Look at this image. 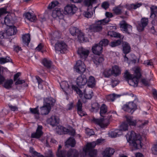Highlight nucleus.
<instances>
[{
    "mask_svg": "<svg viewBox=\"0 0 157 157\" xmlns=\"http://www.w3.org/2000/svg\"><path fill=\"white\" fill-rule=\"evenodd\" d=\"M100 114L101 116L104 117L103 115L105 114L107 110L106 106L104 104H103L100 107Z\"/></svg>",
    "mask_w": 157,
    "mask_h": 157,
    "instance_id": "58836bf2",
    "label": "nucleus"
},
{
    "mask_svg": "<svg viewBox=\"0 0 157 157\" xmlns=\"http://www.w3.org/2000/svg\"><path fill=\"white\" fill-rule=\"evenodd\" d=\"M48 122L51 125L54 127L57 125L59 123V119L56 116H53L48 119Z\"/></svg>",
    "mask_w": 157,
    "mask_h": 157,
    "instance_id": "aec40b11",
    "label": "nucleus"
},
{
    "mask_svg": "<svg viewBox=\"0 0 157 157\" xmlns=\"http://www.w3.org/2000/svg\"><path fill=\"white\" fill-rule=\"evenodd\" d=\"M8 13L6 10H0V17L4 16Z\"/></svg>",
    "mask_w": 157,
    "mask_h": 157,
    "instance_id": "680f3d73",
    "label": "nucleus"
},
{
    "mask_svg": "<svg viewBox=\"0 0 157 157\" xmlns=\"http://www.w3.org/2000/svg\"><path fill=\"white\" fill-rule=\"evenodd\" d=\"M93 93L92 91H89L84 93V97L86 99H90L93 96Z\"/></svg>",
    "mask_w": 157,
    "mask_h": 157,
    "instance_id": "603ef678",
    "label": "nucleus"
},
{
    "mask_svg": "<svg viewBox=\"0 0 157 157\" xmlns=\"http://www.w3.org/2000/svg\"><path fill=\"white\" fill-rule=\"evenodd\" d=\"M134 77V75L130 74L128 71H126L124 75V77L127 80H129Z\"/></svg>",
    "mask_w": 157,
    "mask_h": 157,
    "instance_id": "c03bdc74",
    "label": "nucleus"
},
{
    "mask_svg": "<svg viewBox=\"0 0 157 157\" xmlns=\"http://www.w3.org/2000/svg\"><path fill=\"white\" fill-rule=\"evenodd\" d=\"M78 151L74 149H70L67 153V157H78Z\"/></svg>",
    "mask_w": 157,
    "mask_h": 157,
    "instance_id": "4be33fe9",
    "label": "nucleus"
},
{
    "mask_svg": "<svg viewBox=\"0 0 157 157\" xmlns=\"http://www.w3.org/2000/svg\"><path fill=\"white\" fill-rule=\"evenodd\" d=\"M126 121L128 124L124 122L120 125L119 130H116L114 132H112L111 135L112 137H115L117 136L121 135L122 131L128 130V124L130 126H135L136 123V120L133 119L132 117L128 115H126L125 116Z\"/></svg>",
    "mask_w": 157,
    "mask_h": 157,
    "instance_id": "f257e3e1",
    "label": "nucleus"
},
{
    "mask_svg": "<svg viewBox=\"0 0 157 157\" xmlns=\"http://www.w3.org/2000/svg\"><path fill=\"white\" fill-rule=\"evenodd\" d=\"M114 151L115 150L113 148L110 147L106 148L103 152V156L111 157Z\"/></svg>",
    "mask_w": 157,
    "mask_h": 157,
    "instance_id": "cd10ccee",
    "label": "nucleus"
},
{
    "mask_svg": "<svg viewBox=\"0 0 157 157\" xmlns=\"http://www.w3.org/2000/svg\"><path fill=\"white\" fill-rule=\"evenodd\" d=\"M9 107L10 108V109L13 111H15L17 110V107L16 106L9 105Z\"/></svg>",
    "mask_w": 157,
    "mask_h": 157,
    "instance_id": "338daca9",
    "label": "nucleus"
},
{
    "mask_svg": "<svg viewBox=\"0 0 157 157\" xmlns=\"http://www.w3.org/2000/svg\"><path fill=\"white\" fill-rule=\"evenodd\" d=\"M107 34L108 35L110 36L111 37L119 38L120 39L121 38L122 39H123L124 37V36L121 35L120 33L113 31L108 32Z\"/></svg>",
    "mask_w": 157,
    "mask_h": 157,
    "instance_id": "c85d7f7f",
    "label": "nucleus"
},
{
    "mask_svg": "<svg viewBox=\"0 0 157 157\" xmlns=\"http://www.w3.org/2000/svg\"><path fill=\"white\" fill-rule=\"evenodd\" d=\"M120 96V95L116 94H113L109 95L107 96V98L108 100L113 101L116 98L119 97Z\"/></svg>",
    "mask_w": 157,
    "mask_h": 157,
    "instance_id": "49530a36",
    "label": "nucleus"
},
{
    "mask_svg": "<svg viewBox=\"0 0 157 157\" xmlns=\"http://www.w3.org/2000/svg\"><path fill=\"white\" fill-rule=\"evenodd\" d=\"M76 82L78 86L81 87L87 83V78L85 75H81L77 78Z\"/></svg>",
    "mask_w": 157,
    "mask_h": 157,
    "instance_id": "f8f14e48",
    "label": "nucleus"
},
{
    "mask_svg": "<svg viewBox=\"0 0 157 157\" xmlns=\"http://www.w3.org/2000/svg\"><path fill=\"white\" fill-rule=\"evenodd\" d=\"M93 14V10H90L88 11L87 10L86 11H84L83 15L84 16L87 18L91 17Z\"/></svg>",
    "mask_w": 157,
    "mask_h": 157,
    "instance_id": "a18cd8bd",
    "label": "nucleus"
},
{
    "mask_svg": "<svg viewBox=\"0 0 157 157\" xmlns=\"http://www.w3.org/2000/svg\"><path fill=\"white\" fill-rule=\"evenodd\" d=\"M8 62L12 63V59L9 57H6L5 58L0 57V64H4Z\"/></svg>",
    "mask_w": 157,
    "mask_h": 157,
    "instance_id": "4c0bfd02",
    "label": "nucleus"
},
{
    "mask_svg": "<svg viewBox=\"0 0 157 157\" xmlns=\"http://www.w3.org/2000/svg\"><path fill=\"white\" fill-rule=\"evenodd\" d=\"M101 45L96 44L92 48V50L94 53L95 55H100L102 52L103 48Z\"/></svg>",
    "mask_w": 157,
    "mask_h": 157,
    "instance_id": "a211bd4d",
    "label": "nucleus"
},
{
    "mask_svg": "<svg viewBox=\"0 0 157 157\" xmlns=\"http://www.w3.org/2000/svg\"><path fill=\"white\" fill-rule=\"evenodd\" d=\"M96 2V0H85L84 3L85 6L92 9V4Z\"/></svg>",
    "mask_w": 157,
    "mask_h": 157,
    "instance_id": "72a5a7b5",
    "label": "nucleus"
},
{
    "mask_svg": "<svg viewBox=\"0 0 157 157\" xmlns=\"http://www.w3.org/2000/svg\"><path fill=\"white\" fill-rule=\"evenodd\" d=\"M78 113L81 117L86 115V113L82 109V103L80 100H78L76 105Z\"/></svg>",
    "mask_w": 157,
    "mask_h": 157,
    "instance_id": "6ab92c4d",
    "label": "nucleus"
},
{
    "mask_svg": "<svg viewBox=\"0 0 157 157\" xmlns=\"http://www.w3.org/2000/svg\"><path fill=\"white\" fill-rule=\"evenodd\" d=\"M17 32V28L14 25L7 27L4 32H0L1 39L7 38L10 36L15 35Z\"/></svg>",
    "mask_w": 157,
    "mask_h": 157,
    "instance_id": "20e7f679",
    "label": "nucleus"
},
{
    "mask_svg": "<svg viewBox=\"0 0 157 157\" xmlns=\"http://www.w3.org/2000/svg\"><path fill=\"white\" fill-rule=\"evenodd\" d=\"M146 66H152L153 65V62H152L151 60H148L145 62V63Z\"/></svg>",
    "mask_w": 157,
    "mask_h": 157,
    "instance_id": "e2e57ef3",
    "label": "nucleus"
},
{
    "mask_svg": "<svg viewBox=\"0 0 157 157\" xmlns=\"http://www.w3.org/2000/svg\"><path fill=\"white\" fill-rule=\"evenodd\" d=\"M109 41L107 39H104L102 40L99 43V44L103 46H106L109 44Z\"/></svg>",
    "mask_w": 157,
    "mask_h": 157,
    "instance_id": "864d4df0",
    "label": "nucleus"
},
{
    "mask_svg": "<svg viewBox=\"0 0 157 157\" xmlns=\"http://www.w3.org/2000/svg\"><path fill=\"white\" fill-rule=\"evenodd\" d=\"M136 108L137 105L135 103L133 102H130L124 105L122 109L124 111L132 113Z\"/></svg>",
    "mask_w": 157,
    "mask_h": 157,
    "instance_id": "6e6552de",
    "label": "nucleus"
},
{
    "mask_svg": "<svg viewBox=\"0 0 157 157\" xmlns=\"http://www.w3.org/2000/svg\"><path fill=\"white\" fill-rule=\"evenodd\" d=\"M75 5L71 4H68L64 8V10H76Z\"/></svg>",
    "mask_w": 157,
    "mask_h": 157,
    "instance_id": "de8ad7c7",
    "label": "nucleus"
},
{
    "mask_svg": "<svg viewBox=\"0 0 157 157\" xmlns=\"http://www.w3.org/2000/svg\"><path fill=\"white\" fill-rule=\"evenodd\" d=\"M11 17L10 14H8L4 18V22H3L2 21H1L0 23V27H3L5 26H6L7 27L11 26V25H10L11 22V21L10 19Z\"/></svg>",
    "mask_w": 157,
    "mask_h": 157,
    "instance_id": "f3484780",
    "label": "nucleus"
},
{
    "mask_svg": "<svg viewBox=\"0 0 157 157\" xmlns=\"http://www.w3.org/2000/svg\"><path fill=\"white\" fill-rule=\"evenodd\" d=\"M4 84L3 85V86L5 88L9 89L11 88L12 87V85L13 83V81L12 79H10L7 80L4 82Z\"/></svg>",
    "mask_w": 157,
    "mask_h": 157,
    "instance_id": "c756f323",
    "label": "nucleus"
},
{
    "mask_svg": "<svg viewBox=\"0 0 157 157\" xmlns=\"http://www.w3.org/2000/svg\"><path fill=\"white\" fill-rule=\"evenodd\" d=\"M63 131L64 132H66L65 133V134H69L73 136L75 135V130L74 129L70 130L68 129L65 128L63 129Z\"/></svg>",
    "mask_w": 157,
    "mask_h": 157,
    "instance_id": "8fccbe9b",
    "label": "nucleus"
},
{
    "mask_svg": "<svg viewBox=\"0 0 157 157\" xmlns=\"http://www.w3.org/2000/svg\"><path fill=\"white\" fill-rule=\"evenodd\" d=\"M55 47L56 51H60L62 53L64 52L67 49L66 44L63 41L56 44Z\"/></svg>",
    "mask_w": 157,
    "mask_h": 157,
    "instance_id": "4468645a",
    "label": "nucleus"
},
{
    "mask_svg": "<svg viewBox=\"0 0 157 157\" xmlns=\"http://www.w3.org/2000/svg\"><path fill=\"white\" fill-rule=\"evenodd\" d=\"M110 21V19L107 18L96 21L94 24L90 26L89 29L95 33L101 32L103 29L102 26L106 25Z\"/></svg>",
    "mask_w": 157,
    "mask_h": 157,
    "instance_id": "7ed1b4c3",
    "label": "nucleus"
},
{
    "mask_svg": "<svg viewBox=\"0 0 157 157\" xmlns=\"http://www.w3.org/2000/svg\"><path fill=\"white\" fill-rule=\"evenodd\" d=\"M22 42L24 46H28L30 41V35L29 34H26L23 35Z\"/></svg>",
    "mask_w": 157,
    "mask_h": 157,
    "instance_id": "5701e85b",
    "label": "nucleus"
},
{
    "mask_svg": "<svg viewBox=\"0 0 157 157\" xmlns=\"http://www.w3.org/2000/svg\"><path fill=\"white\" fill-rule=\"evenodd\" d=\"M105 15L107 17L106 18L109 19V18L112 17L113 16L112 13L108 12H106Z\"/></svg>",
    "mask_w": 157,
    "mask_h": 157,
    "instance_id": "69168bd1",
    "label": "nucleus"
},
{
    "mask_svg": "<svg viewBox=\"0 0 157 157\" xmlns=\"http://www.w3.org/2000/svg\"><path fill=\"white\" fill-rule=\"evenodd\" d=\"M127 141L129 143L130 145L133 149H137L142 147L141 140L142 139L141 136L139 134L136 135L133 131L130 132L129 135L127 134L126 135Z\"/></svg>",
    "mask_w": 157,
    "mask_h": 157,
    "instance_id": "f03ea898",
    "label": "nucleus"
},
{
    "mask_svg": "<svg viewBox=\"0 0 157 157\" xmlns=\"http://www.w3.org/2000/svg\"><path fill=\"white\" fill-rule=\"evenodd\" d=\"M76 71L80 74H82L86 71V66L84 63L80 60H78L75 66Z\"/></svg>",
    "mask_w": 157,
    "mask_h": 157,
    "instance_id": "9b49d317",
    "label": "nucleus"
},
{
    "mask_svg": "<svg viewBox=\"0 0 157 157\" xmlns=\"http://www.w3.org/2000/svg\"><path fill=\"white\" fill-rule=\"evenodd\" d=\"M59 4V2L56 1H52L51 3L49 4L48 8V9H52L57 8V7Z\"/></svg>",
    "mask_w": 157,
    "mask_h": 157,
    "instance_id": "f704fd0d",
    "label": "nucleus"
},
{
    "mask_svg": "<svg viewBox=\"0 0 157 157\" xmlns=\"http://www.w3.org/2000/svg\"><path fill=\"white\" fill-rule=\"evenodd\" d=\"M11 9L10 6L8 4L4 7L0 8V10H10Z\"/></svg>",
    "mask_w": 157,
    "mask_h": 157,
    "instance_id": "774afa93",
    "label": "nucleus"
},
{
    "mask_svg": "<svg viewBox=\"0 0 157 157\" xmlns=\"http://www.w3.org/2000/svg\"><path fill=\"white\" fill-rule=\"evenodd\" d=\"M142 5L141 3H137L135 4H132L130 5V7L132 9H136L140 7Z\"/></svg>",
    "mask_w": 157,
    "mask_h": 157,
    "instance_id": "6e6d98bb",
    "label": "nucleus"
},
{
    "mask_svg": "<svg viewBox=\"0 0 157 157\" xmlns=\"http://www.w3.org/2000/svg\"><path fill=\"white\" fill-rule=\"evenodd\" d=\"M105 77H109L113 75L111 70L110 69L105 70L103 73Z\"/></svg>",
    "mask_w": 157,
    "mask_h": 157,
    "instance_id": "3c124183",
    "label": "nucleus"
},
{
    "mask_svg": "<svg viewBox=\"0 0 157 157\" xmlns=\"http://www.w3.org/2000/svg\"><path fill=\"white\" fill-rule=\"evenodd\" d=\"M42 63L44 65L48 68L51 67L52 65V62L47 59H44L42 61Z\"/></svg>",
    "mask_w": 157,
    "mask_h": 157,
    "instance_id": "c9c22d12",
    "label": "nucleus"
},
{
    "mask_svg": "<svg viewBox=\"0 0 157 157\" xmlns=\"http://www.w3.org/2000/svg\"><path fill=\"white\" fill-rule=\"evenodd\" d=\"M80 30L74 27H71L69 29L70 32L73 36H76Z\"/></svg>",
    "mask_w": 157,
    "mask_h": 157,
    "instance_id": "ea45409f",
    "label": "nucleus"
},
{
    "mask_svg": "<svg viewBox=\"0 0 157 157\" xmlns=\"http://www.w3.org/2000/svg\"><path fill=\"white\" fill-rule=\"evenodd\" d=\"M36 78L39 85H41L43 82V80L38 76H36Z\"/></svg>",
    "mask_w": 157,
    "mask_h": 157,
    "instance_id": "0e129e2a",
    "label": "nucleus"
},
{
    "mask_svg": "<svg viewBox=\"0 0 157 157\" xmlns=\"http://www.w3.org/2000/svg\"><path fill=\"white\" fill-rule=\"evenodd\" d=\"M25 82V80H21L20 78H18L15 83L16 85L22 84Z\"/></svg>",
    "mask_w": 157,
    "mask_h": 157,
    "instance_id": "052dcab7",
    "label": "nucleus"
},
{
    "mask_svg": "<svg viewBox=\"0 0 157 157\" xmlns=\"http://www.w3.org/2000/svg\"><path fill=\"white\" fill-rule=\"evenodd\" d=\"M66 144L74 147L75 144V139L73 137H70L66 141Z\"/></svg>",
    "mask_w": 157,
    "mask_h": 157,
    "instance_id": "79ce46f5",
    "label": "nucleus"
},
{
    "mask_svg": "<svg viewBox=\"0 0 157 157\" xmlns=\"http://www.w3.org/2000/svg\"><path fill=\"white\" fill-rule=\"evenodd\" d=\"M111 71L113 75L115 76L119 75L121 74L120 69L118 66L116 65H115L112 67Z\"/></svg>",
    "mask_w": 157,
    "mask_h": 157,
    "instance_id": "a878e982",
    "label": "nucleus"
},
{
    "mask_svg": "<svg viewBox=\"0 0 157 157\" xmlns=\"http://www.w3.org/2000/svg\"><path fill=\"white\" fill-rule=\"evenodd\" d=\"M148 20L147 18H143L141 19L140 22H138L137 25L138 30L140 31H143L144 28L147 25Z\"/></svg>",
    "mask_w": 157,
    "mask_h": 157,
    "instance_id": "ddd939ff",
    "label": "nucleus"
},
{
    "mask_svg": "<svg viewBox=\"0 0 157 157\" xmlns=\"http://www.w3.org/2000/svg\"><path fill=\"white\" fill-rule=\"evenodd\" d=\"M77 36L78 40L81 42L86 41L84 36V33L80 30L76 35Z\"/></svg>",
    "mask_w": 157,
    "mask_h": 157,
    "instance_id": "2f4dec72",
    "label": "nucleus"
},
{
    "mask_svg": "<svg viewBox=\"0 0 157 157\" xmlns=\"http://www.w3.org/2000/svg\"><path fill=\"white\" fill-rule=\"evenodd\" d=\"M66 151H58L56 153L58 157H67Z\"/></svg>",
    "mask_w": 157,
    "mask_h": 157,
    "instance_id": "37998d69",
    "label": "nucleus"
},
{
    "mask_svg": "<svg viewBox=\"0 0 157 157\" xmlns=\"http://www.w3.org/2000/svg\"><path fill=\"white\" fill-rule=\"evenodd\" d=\"M121 42L122 41L121 40H118L115 41L111 42L109 44V45L112 47H115L120 45Z\"/></svg>",
    "mask_w": 157,
    "mask_h": 157,
    "instance_id": "a19ab883",
    "label": "nucleus"
},
{
    "mask_svg": "<svg viewBox=\"0 0 157 157\" xmlns=\"http://www.w3.org/2000/svg\"><path fill=\"white\" fill-rule=\"evenodd\" d=\"M96 145V144L95 142L87 144L85 151L89 152V157H96L97 152V150L93 149Z\"/></svg>",
    "mask_w": 157,
    "mask_h": 157,
    "instance_id": "0eeeda50",
    "label": "nucleus"
},
{
    "mask_svg": "<svg viewBox=\"0 0 157 157\" xmlns=\"http://www.w3.org/2000/svg\"><path fill=\"white\" fill-rule=\"evenodd\" d=\"M76 10H52V16L54 18L63 19L64 15L71 16L75 14Z\"/></svg>",
    "mask_w": 157,
    "mask_h": 157,
    "instance_id": "39448f33",
    "label": "nucleus"
},
{
    "mask_svg": "<svg viewBox=\"0 0 157 157\" xmlns=\"http://www.w3.org/2000/svg\"><path fill=\"white\" fill-rule=\"evenodd\" d=\"M72 88L73 90L76 92L77 94L79 95L82 94V92L77 87L73 85L72 86Z\"/></svg>",
    "mask_w": 157,
    "mask_h": 157,
    "instance_id": "5fc2aeb1",
    "label": "nucleus"
},
{
    "mask_svg": "<svg viewBox=\"0 0 157 157\" xmlns=\"http://www.w3.org/2000/svg\"><path fill=\"white\" fill-rule=\"evenodd\" d=\"M42 127L41 125H38L35 132L32 133L31 137L32 138H39L43 135L42 131Z\"/></svg>",
    "mask_w": 157,
    "mask_h": 157,
    "instance_id": "dca6fc26",
    "label": "nucleus"
},
{
    "mask_svg": "<svg viewBox=\"0 0 157 157\" xmlns=\"http://www.w3.org/2000/svg\"><path fill=\"white\" fill-rule=\"evenodd\" d=\"M93 121L96 124L99 125L101 128H104L105 126V125L104 124L103 121L102 119L94 118L93 119Z\"/></svg>",
    "mask_w": 157,
    "mask_h": 157,
    "instance_id": "e433bc0d",
    "label": "nucleus"
},
{
    "mask_svg": "<svg viewBox=\"0 0 157 157\" xmlns=\"http://www.w3.org/2000/svg\"><path fill=\"white\" fill-rule=\"evenodd\" d=\"M55 102L56 100L51 97L46 98L44 99V104L51 108V106L54 105Z\"/></svg>",
    "mask_w": 157,
    "mask_h": 157,
    "instance_id": "412c9836",
    "label": "nucleus"
},
{
    "mask_svg": "<svg viewBox=\"0 0 157 157\" xmlns=\"http://www.w3.org/2000/svg\"><path fill=\"white\" fill-rule=\"evenodd\" d=\"M60 86L64 91H65L66 90H67L70 87L68 82L66 81H63L61 82L60 83Z\"/></svg>",
    "mask_w": 157,
    "mask_h": 157,
    "instance_id": "473e14b6",
    "label": "nucleus"
},
{
    "mask_svg": "<svg viewBox=\"0 0 157 157\" xmlns=\"http://www.w3.org/2000/svg\"><path fill=\"white\" fill-rule=\"evenodd\" d=\"M123 51L125 54L130 52L131 50V47L129 44L127 42L124 41L122 43Z\"/></svg>",
    "mask_w": 157,
    "mask_h": 157,
    "instance_id": "b1692460",
    "label": "nucleus"
},
{
    "mask_svg": "<svg viewBox=\"0 0 157 157\" xmlns=\"http://www.w3.org/2000/svg\"><path fill=\"white\" fill-rule=\"evenodd\" d=\"M152 153L155 155H157V144L155 145L151 148Z\"/></svg>",
    "mask_w": 157,
    "mask_h": 157,
    "instance_id": "bf43d9fd",
    "label": "nucleus"
},
{
    "mask_svg": "<svg viewBox=\"0 0 157 157\" xmlns=\"http://www.w3.org/2000/svg\"><path fill=\"white\" fill-rule=\"evenodd\" d=\"M109 3L106 2H103L101 5V7L103 8L105 10L107 9L109 6Z\"/></svg>",
    "mask_w": 157,
    "mask_h": 157,
    "instance_id": "13d9d810",
    "label": "nucleus"
},
{
    "mask_svg": "<svg viewBox=\"0 0 157 157\" xmlns=\"http://www.w3.org/2000/svg\"><path fill=\"white\" fill-rule=\"evenodd\" d=\"M92 59L94 63L97 66L100 65L104 60V57L103 55H95L92 58Z\"/></svg>",
    "mask_w": 157,
    "mask_h": 157,
    "instance_id": "2eb2a0df",
    "label": "nucleus"
},
{
    "mask_svg": "<svg viewBox=\"0 0 157 157\" xmlns=\"http://www.w3.org/2000/svg\"><path fill=\"white\" fill-rule=\"evenodd\" d=\"M96 81L94 78L92 76H90L88 80H87V85L89 87L93 88L94 87L96 84Z\"/></svg>",
    "mask_w": 157,
    "mask_h": 157,
    "instance_id": "bb28decb",
    "label": "nucleus"
},
{
    "mask_svg": "<svg viewBox=\"0 0 157 157\" xmlns=\"http://www.w3.org/2000/svg\"><path fill=\"white\" fill-rule=\"evenodd\" d=\"M141 76L140 71L139 69L136 68L135 71L134 77L128 80V82L130 85L134 87L137 86L139 79Z\"/></svg>",
    "mask_w": 157,
    "mask_h": 157,
    "instance_id": "423d86ee",
    "label": "nucleus"
},
{
    "mask_svg": "<svg viewBox=\"0 0 157 157\" xmlns=\"http://www.w3.org/2000/svg\"><path fill=\"white\" fill-rule=\"evenodd\" d=\"M25 17L31 22L34 21L36 19V17L33 13L28 12L25 13Z\"/></svg>",
    "mask_w": 157,
    "mask_h": 157,
    "instance_id": "7c9ffc66",
    "label": "nucleus"
},
{
    "mask_svg": "<svg viewBox=\"0 0 157 157\" xmlns=\"http://www.w3.org/2000/svg\"><path fill=\"white\" fill-rule=\"evenodd\" d=\"M38 106H37L36 108H30V112L33 114H37L39 115L40 114V113L39 112V110L38 109Z\"/></svg>",
    "mask_w": 157,
    "mask_h": 157,
    "instance_id": "09e8293b",
    "label": "nucleus"
},
{
    "mask_svg": "<svg viewBox=\"0 0 157 157\" xmlns=\"http://www.w3.org/2000/svg\"><path fill=\"white\" fill-rule=\"evenodd\" d=\"M77 52L80 58L85 60L88 56L90 51L87 49L80 47L78 48Z\"/></svg>",
    "mask_w": 157,
    "mask_h": 157,
    "instance_id": "1a4fd4ad",
    "label": "nucleus"
},
{
    "mask_svg": "<svg viewBox=\"0 0 157 157\" xmlns=\"http://www.w3.org/2000/svg\"><path fill=\"white\" fill-rule=\"evenodd\" d=\"M120 28L121 30L124 32L128 34H130L132 30V27L130 25L128 24L124 21H121L120 24Z\"/></svg>",
    "mask_w": 157,
    "mask_h": 157,
    "instance_id": "9d476101",
    "label": "nucleus"
},
{
    "mask_svg": "<svg viewBox=\"0 0 157 157\" xmlns=\"http://www.w3.org/2000/svg\"><path fill=\"white\" fill-rule=\"evenodd\" d=\"M1 68L0 66V85L2 84L5 81V78L1 75Z\"/></svg>",
    "mask_w": 157,
    "mask_h": 157,
    "instance_id": "4d7b16f0",
    "label": "nucleus"
},
{
    "mask_svg": "<svg viewBox=\"0 0 157 157\" xmlns=\"http://www.w3.org/2000/svg\"><path fill=\"white\" fill-rule=\"evenodd\" d=\"M51 109L50 107H48L44 104L43 106L40 108V112L42 115H46L48 114Z\"/></svg>",
    "mask_w": 157,
    "mask_h": 157,
    "instance_id": "393cba45",
    "label": "nucleus"
}]
</instances>
